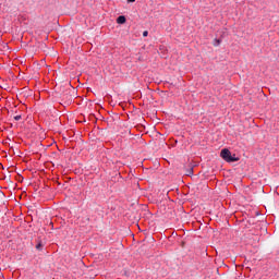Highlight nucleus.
Returning <instances> with one entry per match:
<instances>
[{
	"mask_svg": "<svg viewBox=\"0 0 279 279\" xmlns=\"http://www.w3.org/2000/svg\"><path fill=\"white\" fill-rule=\"evenodd\" d=\"M129 1V3H134V1H136V0H128Z\"/></svg>",
	"mask_w": 279,
	"mask_h": 279,
	"instance_id": "8",
	"label": "nucleus"
},
{
	"mask_svg": "<svg viewBox=\"0 0 279 279\" xmlns=\"http://www.w3.org/2000/svg\"><path fill=\"white\" fill-rule=\"evenodd\" d=\"M148 35H149V32H147V31H144V32H143L144 38H146V36H148Z\"/></svg>",
	"mask_w": 279,
	"mask_h": 279,
	"instance_id": "5",
	"label": "nucleus"
},
{
	"mask_svg": "<svg viewBox=\"0 0 279 279\" xmlns=\"http://www.w3.org/2000/svg\"><path fill=\"white\" fill-rule=\"evenodd\" d=\"M14 120H15V121H21V116H15V117H14Z\"/></svg>",
	"mask_w": 279,
	"mask_h": 279,
	"instance_id": "6",
	"label": "nucleus"
},
{
	"mask_svg": "<svg viewBox=\"0 0 279 279\" xmlns=\"http://www.w3.org/2000/svg\"><path fill=\"white\" fill-rule=\"evenodd\" d=\"M36 250H38V251L43 250V244H41V243H38V244L36 245Z\"/></svg>",
	"mask_w": 279,
	"mask_h": 279,
	"instance_id": "4",
	"label": "nucleus"
},
{
	"mask_svg": "<svg viewBox=\"0 0 279 279\" xmlns=\"http://www.w3.org/2000/svg\"><path fill=\"white\" fill-rule=\"evenodd\" d=\"M117 23H119V25H123V23H125V16L120 15V16L117 19Z\"/></svg>",
	"mask_w": 279,
	"mask_h": 279,
	"instance_id": "2",
	"label": "nucleus"
},
{
	"mask_svg": "<svg viewBox=\"0 0 279 279\" xmlns=\"http://www.w3.org/2000/svg\"><path fill=\"white\" fill-rule=\"evenodd\" d=\"M229 158H236V155H232V153L229 155Z\"/></svg>",
	"mask_w": 279,
	"mask_h": 279,
	"instance_id": "7",
	"label": "nucleus"
},
{
	"mask_svg": "<svg viewBox=\"0 0 279 279\" xmlns=\"http://www.w3.org/2000/svg\"><path fill=\"white\" fill-rule=\"evenodd\" d=\"M219 45H221V39H215L214 47H219Z\"/></svg>",
	"mask_w": 279,
	"mask_h": 279,
	"instance_id": "3",
	"label": "nucleus"
},
{
	"mask_svg": "<svg viewBox=\"0 0 279 279\" xmlns=\"http://www.w3.org/2000/svg\"><path fill=\"white\" fill-rule=\"evenodd\" d=\"M231 154L232 153H230L228 150V148H225V149L221 150L220 156H221L222 159L226 160V162H236V161H239V158H230Z\"/></svg>",
	"mask_w": 279,
	"mask_h": 279,
	"instance_id": "1",
	"label": "nucleus"
}]
</instances>
